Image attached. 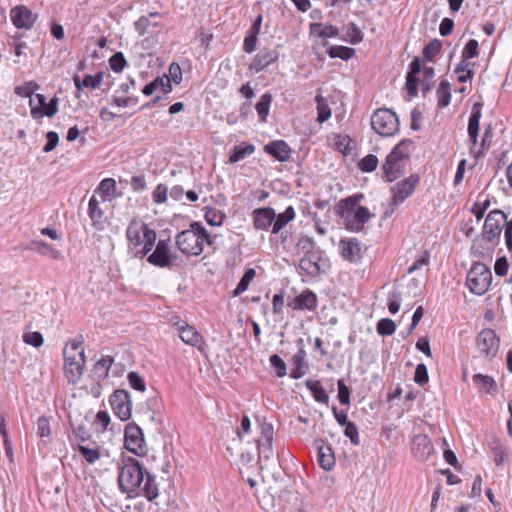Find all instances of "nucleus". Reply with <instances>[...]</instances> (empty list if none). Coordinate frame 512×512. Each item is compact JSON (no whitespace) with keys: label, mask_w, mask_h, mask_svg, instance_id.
Here are the masks:
<instances>
[{"label":"nucleus","mask_w":512,"mask_h":512,"mask_svg":"<svg viewBox=\"0 0 512 512\" xmlns=\"http://www.w3.org/2000/svg\"><path fill=\"white\" fill-rule=\"evenodd\" d=\"M119 470L118 482L123 492L143 495L149 501L158 497L159 489L155 477L145 471L135 458H123Z\"/></svg>","instance_id":"1"},{"label":"nucleus","mask_w":512,"mask_h":512,"mask_svg":"<svg viewBox=\"0 0 512 512\" xmlns=\"http://www.w3.org/2000/svg\"><path fill=\"white\" fill-rule=\"evenodd\" d=\"M362 199V194L354 195L342 199L338 204L339 216L346 229L352 232L361 231L365 223L373 216L368 208L359 204Z\"/></svg>","instance_id":"2"},{"label":"nucleus","mask_w":512,"mask_h":512,"mask_svg":"<svg viewBox=\"0 0 512 512\" xmlns=\"http://www.w3.org/2000/svg\"><path fill=\"white\" fill-rule=\"evenodd\" d=\"M205 241L209 243L208 233L198 222H193L189 229L180 232L176 237L178 249L182 253L192 256L202 253Z\"/></svg>","instance_id":"3"},{"label":"nucleus","mask_w":512,"mask_h":512,"mask_svg":"<svg viewBox=\"0 0 512 512\" xmlns=\"http://www.w3.org/2000/svg\"><path fill=\"white\" fill-rule=\"evenodd\" d=\"M82 341L71 340L64 349L65 375L68 383L76 384L83 375L86 357L81 349Z\"/></svg>","instance_id":"4"},{"label":"nucleus","mask_w":512,"mask_h":512,"mask_svg":"<svg viewBox=\"0 0 512 512\" xmlns=\"http://www.w3.org/2000/svg\"><path fill=\"white\" fill-rule=\"evenodd\" d=\"M127 239L133 246L143 244V249L137 253V256L144 257L153 248L156 241V232L150 229L145 222L140 219H133L128 225Z\"/></svg>","instance_id":"5"},{"label":"nucleus","mask_w":512,"mask_h":512,"mask_svg":"<svg viewBox=\"0 0 512 512\" xmlns=\"http://www.w3.org/2000/svg\"><path fill=\"white\" fill-rule=\"evenodd\" d=\"M371 126L377 134L390 137L399 131V119L392 110L380 108L373 113Z\"/></svg>","instance_id":"6"},{"label":"nucleus","mask_w":512,"mask_h":512,"mask_svg":"<svg viewBox=\"0 0 512 512\" xmlns=\"http://www.w3.org/2000/svg\"><path fill=\"white\" fill-rule=\"evenodd\" d=\"M492 281L490 269L482 263H475L467 274L466 285L471 293L483 295L487 292Z\"/></svg>","instance_id":"7"},{"label":"nucleus","mask_w":512,"mask_h":512,"mask_svg":"<svg viewBox=\"0 0 512 512\" xmlns=\"http://www.w3.org/2000/svg\"><path fill=\"white\" fill-rule=\"evenodd\" d=\"M506 215L500 210L491 211L484 222L483 239L489 243H495L501 234L502 223L507 222Z\"/></svg>","instance_id":"8"},{"label":"nucleus","mask_w":512,"mask_h":512,"mask_svg":"<svg viewBox=\"0 0 512 512\" xmlns=\"http://www.w3.org/2000/svg\"><path fill=\"white\" fill-rule=\"evenodd\" d=\"M31 117L39 120L44 116L53 117L58 111V98L53 97L49 103H46V97L42 94H36L30 98Z\"/></svg>","instance_id":"9"},{"label":"nucleus","mask_w":512,"mask_h":512,"mask_svg":"<svg viewBox=\"0 0 512 512\" xmlns=\"http://www.w3.org/2000/svg\"><path fill=\"white\" fill-rule=\"evenodd\" d=\"M125 447L136 455L146 452L143 432L139 426L128 424L125 429Z\"/></svg>","instance_id":"10"},{"label":"nucleus","mask_w":512,"mask_h":512,"mask_svg":"<svg viewBox=\"0 0 512 512\" xmlns=\"http://www.w3.org/2000/svg\"><path fill=\"white\" fill-rule=\"evenodd\" d=\"M110 404L114 413L122 420L126 421L131 417L130 394L126 390H116L110 397Z\"/></svg>","instance_id":"11"},{"label":"nucleus","mask_w":512,"mask_h":512,"mask_svg":"<svg viewBox=\"0 0 512 512\" xmlns=\"http://www.w3.org/2000/svg\"><path fill=\"white\" fill-rule=\"evenodd\" d=\"M260 436L257 440L258 454L260 459L269 460L273 456L272 441H273V426L269 423H261L259 425Z\"/></svg>","instance_id":"12"},{"label":"nucleus","mask_w":512,"mask_h":512,"mask_svg":"<svg viewBox=\"0 0 512 512\" xmlns=\"http://www.w3.org/2000/svg\"><path fill=\"white\" fill-rule=\"evenodd\" d=\"M478 350L485 356H494L498 351L499 339L492 329H483L476 337Z\"/></svg>","instance_id":"13"},{"label":"nucleus","mask_w":512,"mask_h":512,"mask_svg":"<svg viewBox=\"0 0 512 512\" xmlns=\"http://www.w3.org/2000/svg\"><path fill=\"white\" fill-rule=\"evenodd\" d=\"M10 18L16 28L29 30L37 20V15L26 6L19 5L11 9Z\"/></svg>","instance_id":"14"},{"label":"nucleus","mask_w":512,"mask_h":512,"mask_svg":"<svg viewBox=\"0 0 512 512\" xmlns=\"http://www.w3.org/2000/svg\"><path fill=\"white\" fill-rule=\"evenodd\" d=\"M174 329L178 332L180 339L193 347L200 349V343L202 342V336L196 331V329L189 325L187 322L178 320L172 324Z\"/></svg>","instance_id":"15"},{"label":"nucleus","mask_w":512,"mask_h":512,"mask_svg":"<svg viewBox=\"0 0 512 512\" xmlns=\"http://www.w3.org/2000/svg\"><path fill=\"white\" fill-rule=\"evenodd\" d=\"M339 249L342 257L347 261L357 262L361 259V244L357 238L341 239L339 242Z\"/></svg>","instance_id":"16"},{"label":"nucleus","mask_w":512,"mask_h":512,"mask_svg":"<svg viewBox=\"0 0 512 512\" xmlns=\"http://www.w3.org/2000/svg\"><path fill=\"white\" fill-rule=\"evenodd\" d=\"M276 217L275 210L271 207L257 208L252 212L253 225L256 230L267 231L273 227V222Z\"/></svg>","instance_id":"17"},{"label":"nucleus","mask_w":512,"mask_h":512,"mask_svg":"<svg viewBox=\"0 0 512 512\" xmlns=\"http://www.w3.org/2000/svg\"><path fill=\"white\" fill-rule=\"evenodd\" d=\"M411 451L415 458L426 460L433 452L432 442L427 435L417 434L413 437Z\"/></svg>","instance_id":"18"},{"label":"nucleus","mask_w":512,"mask_h":512,"mask_svg":"<svg viewBox=\"0 0 512 512\" xmlns=\"http://www.w3.org/2000/svg\"><path fill=\"white\" fill-rule=\"evenodd\" d=\"M398 152H391L387 157L386 161L382 167L384 176L388 182H392L401 176L404 161L397 158Z\"/></svg>","instance_id":"19"},{"label":"nucleus","mask_w":512,"mask_h":512,"mask_svg":"<svg viewBox=\"0 0 512 512\" xmlns=\"http://www.w3.org/2000/svg\"><path fill=\"white\" fill-rule=\"evenodd\" d=\"M417 182V176H410L399 182L395 188H393V204L398 205L407 199L414 191Z\"/></svg>","instance_id":"20"},{"label":"nucleus","mask_w":512,"mask_h":512,"mask_svg":"<svg viewBox=\"0 0 512 512\" xmlns=\"http://www.w3.org/2000/svg\"><path fill=\"white\" fill-rule=\"evenodd\" d=\"M169 245L165 241H159L155 250L148 256L149 263L159 267H169L171 265Z\"/></svg>","instance_id":"21"},{"label":"nucleus","mask_w":512,"mask_h":512,"mask_svg":"<svg viewBox=\"0 0 512 512\" xmlns=\"http://www.w3.org/2000/svg\"><path fill=\"white\" fill-rule=\"evenodd\" d=\"M318 450L319 465L325 470L330 471L335 466V456L332 448L322 440L316 442Z\"/></svg>","instance_id":"22"},{"label":"nucleus","mask_w":512,"mask_h":512,"mask_svg":"<svg viewBox=\"0 0 512 512\" xmlns=\"http://www.w3.org/2000/svg\"><path fill=\"white\" fill-rule=\"evenodd\" d=\"M264 151L281 162L287 161L290 158L291 154V149L289 145L282 140L273 141L265 145Z\"/></svg>","instance_id":"23"},{"label":"nucleus","mask_w":512,"mask_h":512,"mask_svg":"<svg viewBox=\"0 0 512 512\" xmlns=\"http://www.w3.org/2000/svg\"><path fill=\"white\" fill-rule=\"evenodd\" d=\"M482 104L475 103L472 107L471 115L469 117L468 122V135L470 138V142L472 146H475L477 143L478 133H479V121L481 119L482 113Z\"/></svg>","instance_id":"24"},{"label":"nucleus","mask_w":512,"mask_h":512,"mask_svg":"<svg viewBox=\"0 0 512 512\" xmlns=\"http://www.w3.org/2000/svg\"><path fill=\"white\" fill-rule=\"evenodd\" d=\"M295 217V209L292 206H288L284 212L276 214L271 232L278 234L289 222L294 220Z\"/></svg>","instance_id":"25"},{"label":"nucleus","mask_w":512,"mask_h":512,"mask_svg":"<svg viewBox=\"0 0 512 512\" xmlns=\"http://www.w3.org/2000/svg\"><path fill=\"white\" fill-rule=\"evenodd\" d=\"M472 380L485 393L494 394L497 391V384L491 376L478 373L473 375Z\"/></svg>","instance_id":"26"},{"label":"nucleus","mask_w":512,"mask_h":512,"mask_svg":"<svg viewBox=\"0 0 512 512\" xmlns=\"http://www.w3.org/2000/svg\"><path fill=\"white\" fill-rule=\"evenodd\" d=\"M317 305V297L316 295L307 290L302 292L299 296L295 298L294 308L296 309H314Z\"/></svg>","instance_id":"27"},{"label":"nucleus","mask_w":512,"mask_h":512,"mask_svg":"<svg viewBox=\"0 0 512 512\" xmlns=\"http://www.w3.org/2000/svg\"><path fill=\"white\" fill-rule=\"evenodd\" d=\"M103 80V74L97 73L95 75H85L83 80L81 81L78 76L74 78L75 86L77 89L84 88H98Z\"/></svg>","instance_id":"28"},{"label":"nucleus","mask_w":512,"mask_h":512,"mask_svg":"<svg viewBox=\"0 0 512 512\" xmlns=\"http://www.w3.org/2000/svg\"><path fill=\"white\" fill-rule=\"evenodd\" d=\"M113 364V358L110 356L102 357L98 360L93 368V373L97 380H103L108 376L109 369Z\"/></svg>","instance_id":"29"},{"label":"nucleus","mask_w":512,"mask_h":512,"mask_svg":"<svg viewBox=\"0 0 512 512\" xmlns=\"http://www.w3.org/2000/svg\"><path fill=\"white\" fill-rule=\"evenodd\" d=\"M404 296V287L398 286L389 293L388 296V309L391 314H395L399 311L401 301Z\"/></svg>","instance_id":"30"},{"label":"nucleus","mask_w":512,"mask_h":512,"mask_svg":"<svg viewBox=\"0 0 512 512\" xmlns=\"http://www.w3.org/2000/svg\"><path fill=\"white\" fill-rule=\"evenodd\" d=\"M451 87L447 80H441L437 89L438 106L441 108L447 107L451 101Z\"/></svg>","instance_id":"31"},{"label":"nucleus","mask_w":512,"mask_h":512,"mask_svg":"<svg viewBox=\"0 0 512 512\" xmlns=\"http://www.w3.org/2000/svg\"><path fill=\"white\" fill-rule=\"evenodd\" d=\"M275 59L276 56L271 52L257 55L253 62L251 63L250 69L255 72H260L263 69H265L269 64L274 62Z\"/></svg>","instance_id":"32"},{"label":"nucleus","mask_w":512,"mask_h":512,"mask_svg":"<svg viewBox=\"0 0 512 512\" xmlns=\"http://www.w3.org/2000/svg\"><path fill=\"white\" fill-rule=\"evenodd\" d=\"M306 387L312 392L314 399L319 403H327L328 395L321 386L319 381L307 380L305 383Z\"/></svg>","instance_id":"33"},{"label":"nucleus","mask_w":512,"mask_h":512,"mask_svg":"<svg viewBox=\"0 0 512 512\" xmlns=\"http://www.w3.org/2000/svg\"><path fill=\"white\" fill-rule=\"evenodd\" d=\"M315 101L317 104V121L323 123L331 117V109L323 96L317 95Z\"/></svg>","instance_id":"34"},{"label":"nucleus","mask_w":512,"mask_h":512,"mask_svg":"<svg viewBox=\"0 0 512 512\" xmlns=\"http://www.w3.org/2000/svg\"><path fill=\"white\" fill-rule=\"evenodd\" d=\"M255 150V147L252 144L248 145H239L234 147L230 157L229 162L230 163H236L242 159H244L247 155H251Z\"/></svg>","instance_id":"35"},{"label":"nucleus","mask_w":512,"mask_h":512,"mask_svg":"<svg viewBox=\"0 0 512 512\" xmlns=\"http://www.w3.org/2000/svg\"><path fill=\"white\" fill-rule=\"evenodd\" d=\"M272 102V96L269 93L263 94L256 104L257 113L261 121L265 122L269 114V108Z\"/></svg>","instance_id":"36"},{"label":"nucleus","mask_w":512,"mask_h":512,"mask_svg":"<svg viewBox=\"0 0 512 512\" xmlns=\"http://www.w3.org/2000/svg\"><path fill=\"white\" fill-rule=\"evenodd\" d=\"M304 357L305 352L303 350L298 351L293 356V364L294 368L291 370L290 376L293 379H300L302 376H304L305 372L303 371V365H304Z\"/></svg>","instance_id":"37"},{"label":"nucleus","mask_w":512,"mask_h":512,"mask_svg":"<svg viewBox=\"0 0 512 512\" xmlns=\"http://www.w3.org/2000/svg\"><path fill=\"white\" fill-rule=\"evenodd\" d=\"M355 51L353 48L345 46H331L328 49V54L331 58H341L348 60L354 55Z\"/></svg>","instance_id":"38"},{"label":"nucleus","mask_w":512,"mask_h":512,"mask_svg":"<svg viewBox=\"0 0 512 512\" xmlns=\"http://www.w3.org/2000/svg\"><path fill=\"white\" fill-rule=\"evenodd\" d=\"M311 30L324 38L335 37L338 34V29L332 25L313 24Z\"/></svg>","instance_id":"39"},{"label":"nucleus","mask_w":512,"mask_h":512,"mask_svg":"<svg viewBox=\"0 0 512 512\" xmlns=\"http://www.w3.org/2000/svg\"><path fill=\"white\" fill-rule=\"evenodd\" d=\"M22 339L25 344L31 345L35 348L41 347L44 343L42 334L37 331H26L23 334Z\"/></svg>","instance_id":"40"},{"label":"nucleus","mask_w":512,"mask_h":512,"mask_svg":"<svg viewBox=\"0 0 512 512\" xmlns=\"http://www.w3.org/2000/svg\"><path fill=\"white\" fill-rule=\"evenodd\" d=\"M442 47V44L440 40L434 39L430 41L425 47L423 48V56L426 60L432 61L434 57L440 52Z\"/></svg>","instance_id":"41"},{"label":"nucleus","mask_w":512,"mask_h":512,"mask_svg":"<svg viewBox=\"0 0 512 512\" xmlns=\"http://www.w3.org/2000/svg\"><path fill=\"white\" fill-rule=\"evenodd\" d=\"M255 276V270L254 269H248L243 277L240 279L237 287L234 290V295L238 296L245 292L250 284V282L253 280Z\"/></svg>","instance_id":"42"},{"label":"nucleus","mask_w":512,"mask_h":512,"mask_svg":"<svg viewBox=\"0 0 512 512\" xmlns=\"http://www.w3.org/2000/svg\"><path fill=\"white\" fill-rule=\"evenodd\" d=\"M396 330V324L389 318H383L377 323V332L383 336H390Z\"/></svg>","instance_id":"43"},{"label":"nucleus","mask_w":512,"mask_h":512,"mask_svg":"<svg viewBox=\"0 0 512 512\" xmlns=\"http://www.w3.org/2000/svg\"><path fill=\"white\" fill-rule=\"evenodd\" d=\"M88 210H89V217L91 218V220L94 224L101 222L102 217H103V212L99 208V202L96 199V197L93 196L90 199Z\"/></svg>","instance_id":"44"},{"label":"nucleus","mask_w":512,"mask_h":512,"mask_svg":"<svg viewBox=\"0 0 512 512\" xmlns=\"http://www.w3.org/2000/svg\"><path fill=\"white\" fill-rule=\"evenodd\" d=\"M301 270L306 272L308 275H316L320 271L319 265L309 257H304L299 262Z\"/></svg>","instance_id":"45"},{"label":"nucleus","mask_w":512,"mask_h":512,"mask_svg":"<svg viewBox=\"0 0 512 512\" xmlns=\"http://www.w3.org/2000/svg\"><path fill=\"white\" fill-rule=\"evenodd\" d=\"M225 219L224 213L215 209H209L205 213V220L211 226H221Z\"/></svg>","instance_id":"46"},{"label":"nucleus","mask_w":512,"mask_h":512,"mask_svg":"<svg viewBox=\"0 0 512 512\" xmlns=\"http://www.w3.org/2000/svg\"><path fill=\"white\" fill-rule=\"evenodd\" d=\"M129 385L134 390L144 392L146 389V384L144 379L135 371H132L127 376Z\"/></svg>","instance_id":"47"},{"label":"nucleus","mask_w":512,"mask_h":512,"mask_svg":"<svg viewBox=\"0 0 512 512\" xmlns=\"http://www.w3.org/2000/svg\"><path fill=\"white\" fill-rule=\"evenodd\" d=\"M478 47H479L478 41L475 39H470L466 43V45L462 51V58L464 60H466V59H471V58L477 57L479 54Z\"/></svg>","instance_id":"48"},{"label":"nucleus","mask_w":512,"mask_h":512,"mask_svg":"<svg viewBox=\"0 0 512 512\" xmlns=\"http://www.w3.org/2000/svg\"><path fill=\"white\" fill-rule=\"evenodd\" d=\"M32 247L34 250L43 255H52L54 258H57L58 252L55 251L49 244L42 240L33 241Z\"/></svg>","instance_id":"49"},{"label":"nucleus","mask_w":512,"mask_h":512,"mask_svg":"<svg viewBox=\"0 0 512 512\" xmlns=\"http://www.w3.org/2000/svg\"><path fill=\"white\" fill-rule=\"evenodd\" d=\"M39 85L36 82L30 81L25 83L22 86H18L15 88L16 94L22 97L32 98L33 93L38 90Z\"/></svg>","instance_id":"50"},{"label":"nucleus","mask_w":512,"mask_h":512,"mask_svg":"<svg viewBox=\"0 0 512 512\" xmlns=\"http://www.w3.org/2000/svg\"><path fill=\"white\" fill-rule=\"evenodd\" d=\"M109 64H110L111 69L114 72H117V73L121 72L126 65V59H125L123 53H121V52L115 53L110 58Z\"/></svg>","instance_id":"51"},{"label":"nucleus","mask_w":512,"mask_h":512,"mask_svg":"<svg viewBox=\"0 0 512 512\" xmlns=\"http://www.w3.org/2000/svg\"><path fill=\"white\" fill-rule=\"evenodd\" d=\"M377 165V157L375 155L369 154L361 160L359 166L363 172H372L377 168Z\"/></svg>","instance_id":"52"},{"label":"nucleus","mask_w":512,"mask_h":512,"mask_svg":"<svg viewBox=\"0 0 512 512\" xmlns=\"http://www.w3.org/2000/svg\"><path fill=\"white\" fill-rule=\"evenodd\" d=\"M270 363L275 368L278 377H284L287 374L286 363L277 354L270 357Z\"/></svg>","instance_id":"53"},{"label":"nucleus","mask_w":512,"mask_h":512,"mask_svg":"<svg viewBox=\"0 0 512 512\" xmlns=\"http://www.w3.org/2000/svg\"><path fill=\"white\" fill-rule=\"evenodd\" d=\"M468 66L469 63L462 61L455 69V73L458 75L457 79L459 82H466L468 79L472 77L473 73L471 70L467 69Z\"/></svg>","instance_id":"54"},{"label":"nucleus","mask_w":512,"mask_h":512,"mask_svg":"<svg viewBox=\"0 0 512 512\" xmlns=\"http://www.w3.org/2000/svg\"><path fill=\"white\" fill-rule=\"evenodd\" d=\"M344 435L350 439L353 445L360 444L358 428L355 423L351 422L345 426Z\"/></svg>","instance_id":"55"},{"label":"nucleus","mask_w":512,"mask_h":512,"mask_svg":"<svg viewBox=\"0 0 512 512\" xmlns=\"http://www.w3.org/2000/svg\"><path fill=\"white\" fill-rule=\"evenodd\" d=\"M429 380L427 367L424 364H418L416 366L414 381L423 386Z\"/></svg>","instance_id":"56"},{"label":"nucleus","mask_w":512,"mask_h":512,"mask_svg":"<svg viewBox=\"0 0 512 512\" xmlns=\"http://www.w3.org/2000/svg\"><path fill=\"white\" fill-rule=\"evenodd\" d=\"M413 146L412 141L410 140H404L400 142L393 150L392 152H398L397 158L404 161V159L408 156L410 148Z\"/></svg>","instance_id":"57"},{"label":"nucleus","mask_w":512,"mask_h":512,"mask_svg":"<svg viewBox=\"0 0 512 512\" xmlns=\"http://www.w3.org/2000/svg\"><path fill=\"white\" fill-rule=\"evenodd\" d=\"M167 187L164 184H158L153 191L152 198L155 203H164L167 199Z\"/></svg>","instance_id":"58"},{"label":"nucleus","mask_w":512,"mask_h":512,"mask_svg":"<svg viewBox=\"0 0 512 512\" xmlns=\"http://www.w3.org/2000/svg\"><path fill=\"white\" fill-rule=\"evenodd\" d=\"M338 398L341 404L347 405L350 402V390L344 384L342 380H339L338 383Z\"/></svg>","instance_id":"59"},{"label":"nucleus","mask_w":512,"mask_h":512,"mask_svg":"<svg viewBox=\"0 0 512 512\" xmlns=\"http://www.w3.org/2000/svg\"><path fill=\"white\" fill-rule=\"evenodd\" d=\"M46 138H47V143L43 147V151L48 153V152H51L52 150H54L56 148V146L58 145L59 136L56 132L49 131L46 134Z\"/></svg>","instance_id":"60"},{"label":"nucleus","mask_w":512,"mask_h":512,"mask_svg":"<svg viewBox=\"0 0 512 512\" xmlns=\"http://www.w3.org/2000/svg\"><path fill=\"white\" fill-rule=\"evenodd\" d=\"M37 434L43 438L50 435V424L46 417H40L37 421Z\"/></svg>","instance_id":"61"},{"label":"nucleus","mask_w":512,"mask_h":512,"mask_svg":"<svg viewBox=\"0 0 512 512\" xmlns=\"http://www.w3.org/2000/svg\"><path fill=\"white\" fill-rule=\"evenodd\" d=\"M79 450L82 456L85 458V460L89 463H94L100 457V454L96 449H90L85 446H79Z\"/></svg>","instance_id":"62"},{"label":"nucleus","mask_w":512,"mask_h":512,"mask_svg":"<svg viewBox=\"0 0 512 512\" xmlns=\"http://www.w3.org/2000/svg\"><path fill=\"white\" fill-rule=\"evenodd\" d=\"M494 451H495L494 461L497 466H501L504 463V461L508 458L509 453H508L507 449L502 448L498 442L496 443V446L494 447Z\"/></svg>","instance_id":"63"},{"label":"nucleus","mask_w":512,"mask_h":512,"mask_svg":"<svg viewBox=\"0 0 512 512\" xmlns=\"http://www.w3.org/2000/svg\"><path fill=\"white\" fill-rule=\"evenodd\" d=\"M347 34L350 37V43L352 44H357L363 39L362 32L354 23H351L348 27Z\"/></svg>","instance_id":"64"}]
</instances>
